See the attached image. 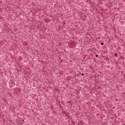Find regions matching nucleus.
Returning <instances> with one entry per match:
<instances>
[{
	"instance_id": "nucleus-2",
	"label": "nucleus",
	"mask_w": 125,
	"mask_h": 125,
	"mask_svg": "<svg viewBox=\"0 0 125 125\" xmlns=\"http://www.w3.org/2000/svg\"><path fill=\"white\" fill-rule=\"evenodd\" d=\"M101 44H102V45H103V44H104V43L102 42V43H101Z\"/></svg>"
},
{
	"instance_id": "nucleus-1",
	"label": "nucleus",
	"mask_w": 125,
	"mask_h": 125,
	"mask_svg": "<svg viewBox=\"0 0 125 125\" xmlns=\"http://www.w3.org/2000/svg\"><path fill=\"white\" fill-rule=\"evenodd\" d=\"M15 85V83L13 82L10 83V86H11V87H12V86H14Z\"/></svg>"
},
{
	"instance_id": "nucleus-4",
	"label": "nucleus",
	"mask_w": 125,
	"mask_h": 125,
	"mask_svg": "<svg viewBox=\"0 0 125 125\" xmlns=\"http://www.w3.org/2000/svg\"><path fill=\"white\" fill-rule=\"evenodd\" d=\"M115 56H117V54H115Z\"/></svg>"
},
{
	"instance_id": "nucleus-3",
	"label": "nucleus",
	"mask_w": 125,
	"mask_h": 125,
	"mask_svg": "<svg viewBox=\"0 0 125 125\" xmlns=\"http://www.w3.org/2000/svg\"><path fill=\"white\" fill-rule=\"evenodd\" d=\"M96 57H98V55H96Z\"/></svg>"
}]
</instances>
